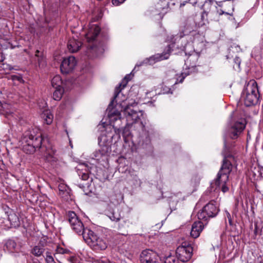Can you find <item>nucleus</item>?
I'll return each instance as SVG.
<instances>
[{"instance_id": "423d86ee", "label": "nucleus", "mask_w": 263, "mask_h": 263, "mask_svg": "<svg viewBox=\"0 0 263 263\" xmlns=\"http://www.w3.org/2000/svg\"><path fill=\"white\" fill-rule=\"evenodd\" d=\"M170 51L171 50L164 51L161 53H158V54L153 55L151 56V57H149V58H146V59L143 60L142 62H141L139 63H137L134 69L133 70L132 72L129 74H126L125 76V77H124V80H127V82H128L132 79V76H133L132 73L135 70H136V69L137 68L139 67L140 66H141L144 64H148L149 65H153L156 62L168 59L171 54Z\"/></svg>"}, {"instance_id": "de8ad7c7", "label": "nucleus", "mask_w": 263, "mask_h": 263, "mask_svg": "<svg viewBox=\"0 0 263 263\" xmlns=\"http://www.w3.org/2000/svg\"><path fill=\"white\" fill-rule=\"evenodd\" d=\"M78 51V50H72V53H74V52H77V51Z\"/></svg>"}, {"instance_id": "cd10ccee", "label": "nucleus", "mask_w": 263, "mask_h": 263, "mask_svg": "<svg viewBox=\"0 0 263 263\" xmlns=\"http://www.w3.org/2000/svg\"><path fill=\"white\" fill-rule=\"evenodd\" d=\"M100 150L102 153V155H103L104 156L107 155L108 153L111 151L110 146H108V145H100Z\"/></svg>"}, {"instance_id": "3c124183", "label": "nucleus", "mask_w": 263, "mask_h": 263, "mask_svg": "<svg viewBox=\"0 0 263 263\" xmlns=\"http://www.w3.org/2000/svg\"><path fill=\"white\" fill-rule=\"evenodd\" d=\"M261 263H263V262H261Z\"/></svg>"}, {"instance_id": "e433bc0d", "label": "nucleus", "mask_w": 263, "mask_h": 263, "mask_svg": "<svg viewBox=\"0 0 263 263\" xmlns=\"http://www.w3.org/2000/svg\"><path fill=\"white\" fill-rule=\"evenodd\" d=\"M234 61L236 64L238 65V66H239L241 63V60L239 57H236L234 59Z\"/></svg>"}, {"instance_id": "b1692460", "label": "nucleus", "mask_w": 263, "mask_h": 263, "mask_svg": "<svg viewBox=\"0 0 263 263\" xmlns=\"http://www.w3.org/2000/svg\"><path fill=\"white\" fill-rule=\"evenodd\" d=\"M63 82L59 75L54 76L51 80V85L54 88H62Z\"/></svg>"}, {"instance_id": "c9c22d12", "label": "nucleus", "mask_w": 263, "mask_h": 263, "mask_svg": "<svg viewBox=\"0 0 263 263\" xmlns=\"http://www.w3.org/2000/svg\"><path fill=\"white\" fill-rule=\"evenodd\" d=\"M125 0H112V3L114 6H118L123 3Z\"/></svg>"}, {"instance_id": "473e14b6", "label": "nucleus", "mask_w": 263, "mask_h": 263, "mask_svg": "<svg viewBox=\"0 0 263 263\" xmlns=\"http://www.w3.org/2000/svg\"><path fill=\"white\" fill-rule=\"evenodd\" d=\"M44 116H46L45 118V122L48 125L51 124L52 122L53 116L51 114L48 113L44 114Z\"/></svg>"}, {"instance_id": "72a5a7b5", "label": "nucleus", "mask_w": 263, "mask_h": 263, "mask_svg": "<svg viewBox=\"0 0 263 263\" xmlns=\"http://www.w3.org/2000/svg\"><path fill=\"white\" fill-rule=\"evenodd\" d=\"M56 252L59 254H68L70 252L68 250L64 249L61 247H57Z\"/></svg>"}, {"instance_id": "7c9ffc66", "label": "nucleus", "mask_w": 263, "mask_h": 263, "mask_svg": "<svg viewBox=\"0 0 263 263\" xmlns=\"http://www.w3.org/2000/svg\"><path fill=\"white\" fill-rule=\"evenodd\" d=\"M45 261L46 263H55L53 257L49 252L46 253Z\"/></svg>"}, {"instance_id": "c756f323", "label": "nucleus", "mask_w": 263, "mask_h": 263, "mask_svg": "<svg viewBox=\"0 0 263 263\" xmlns=\"http://www.w3.org/2000/svg\"><path fill=\"white\" fill-rule=\"evenodd\" d=\"M35 55L37 58V61L39 64L43 61L44 53L43 50H35Z\"/></svg>"}, {"instance_id": "58836bf2", "label": "nucleus", "mask_w": 263, "mask_h": 263, "mask_svg": "<svg viewBox=\"0 0 263 263\" xmlns=\"http://www.w3.org/2000/svg\"><path fill=\"white\" fill-rule=\"evenodd\" d=\"M5 59V57L2 52H0V63L3 62Z\"/></svg>"}, {"instance_id": "49530a36", "label": "nucleus", "mask_w": 263, "mask_h": 263, "mask_svg": "<svg viewBox=\"0 0 263 263\" xmlns=\"http://www.w3.org/2000/svg\"><path fill=\"white\" fill-rule=\"evenodd\" d=\"M184 78V77H183V78L181 79V80L180 81V82H181H181H182V81H183V80Z\"/></svg>"}, {"instance_id": "393cba45", "label": "nucleus", "mask_w": 263, "mask_h": 263, "mask_svg": "<svg viewBox=\"0 0 263 263\" xmlns=\"http://www.w3.org/2000/svg\"><path fill=\"white\" fill-rule=\"evenodd\" d=\"M169 6L168 0H160L157 3V9L158 10H164L168 8Z\"/></svg>"}, {"instance_id": "4c0bfd02", "label": "nucleus", "mask_w": 263, "mask_h": 263, "mask_svg": "<svg viewBox=\"0 0 263 263\" xmlns=\"http://www.w3.org/2000/svg\"><path fill=\"white\" fill-rule=\"evenodd\" d=\"M66 188V186H65L64 185H60L59 186V191L60 192H64V190Z\"/></svg>"}, {"instance_id": "412c9836", "label": "nucleus", "mask_w": 263, "mask_h": 263, "mask_svg": "<svg viewBox=\"0 0 263 263\" xmlns=\"http://www.w3.org/2000/svg\"><path fill=\"white\" fill-rule=\"evenodd\" d=\"M82 43L74 39H71L69 41L67 47L68 49H80L82 47Z\"/></svg>"}, {"instance_id": "79ce46f5", "label": "nucleus", "mask_w": 263, "mask_h": 263, "mask_svg": "<svg viewBox=\"0 0 263 263\" xmlns=\"http://www.w3.org/2000/svg\"><path fill=\"white\" fill-rule=\"evenodd\" d=\"M174 44H175L174 42H173L171 44H168V45H167L168 49H172V48H174Z\"/></svg>"}, {"instance_id": "6ab92c4d", "label": "nucleus", "mask_w": 263, "mask_h": 263, "mask_svg": "<svg viewBox=\"0 0 263 263\" xmlns=\"http://www.w3.org/2000/svg\"><path fill=\"white\" fill-rule=\"evenodd\" d=\"M45 250L44 247L39 243L33 248L31 251V253L36 257H40L43 255Z\"/></svg>"}, {"instance_id": "7ed1b4c3", "label": "nucleus", "mask_w": 263, "mask_h": 263, "mask_svg": "<svg viewBox=\"0 0 263 263\" xmlns=\"http://www.w3.org/2000/svg\"><path fill=\"white\" fill-rule=\"evenodd\" d=\"M223 159L220 169L215 179V184L218 187H221V191L227 192L229 187L226 185V183L229 180V174L232 171V164L230 159H233L232 155L223 154Z\"/></svg>"}, {"instance_id": "09e8293b", "label": "nucleus", "mask_w": 263, "mask_h": 263, "mask_svg": "<svg viewBox=\"0 0 263 263\" xmlns=\"http://www.w3.org/2000/svg\"><path fill=\"white\" fill-rule=\"evenodd\" d=\"M226 57H227V59H229L230 58V57H229V55H227Z\"/></svg>"}, {"instance_id": "1a4fd4ad", "label": "nucleus", "mask_w": 263, "mask_h": 263, "mask_svg": "<svg viewBox=\"0 0 263 263\" xmlns=\"http://www.w3.org/2000/svg\"><path fill=\"white\" fill-rule=\"evenodd\" d=\"M127 81L123 80L119 84V86L116 87L115 90L114 96L109 103L107 109L109 110V116L111 118L115 117L114 119L117 120L118 119H120V113L118 111L114 110L112 109L114 103L117 102L116 99L121 91V89L124 88L127 84Z\"/></svg>"}, {"instance_id": "6e6552de", "label": "nucleus", "mask_w": 263, "mask_h": 263, "mask_svg": "<svg viewBox=\"0 0 263 263\" xmlns=\"http://www.w3.org/2000/svg\"><path fill=\"white\" fill-rule=\"evenodd\" d=\"M193 248L188 242H183L177 247L176 253L177 258L182 262L189 261L192 256Z\"/></svg>"}, {"instance_id": "39448f33", "label": "nucleus", "mask_w": 263, "mask_h": 263, "mask_svg": "<svg viewBox=\"0 0 263 263\" xmlns=\"http://www.w3.org/2000/svg\"><path fill=\"white\" fill-rule=\"evenodd\" d=\"M42 141L41 135L25 137L22 142V149L26 154H33L37 149L41 148Z\"/></svg>"}, {"instance_id": "a878e982", "label": "nucleus", "mask_w": 263, "mask_h": 263, "mask_svg": "<svg viewBox=\"0 0 263 263\" xmlns=\"http://www.w3.org/2000/svg\"><path fill=\"white\" fill-rule=\"evenodd\" d=\"M55 89V90L53 93V98L54 100L58 101L60 100L62 97L63 93V88H58Z\"/></svg>"}, {"instance_id": "9d476101", "label": "nucleus", "mask_w": 263, "mask_h": 263, "mask_svg": "<svg viewBox=\"0 0 263 263\" xmlns=\"http://www.w3.org/2000/svg\"><path fill=\"white\" fill-rule=\"evenodd\" d=\"M140 261L141 263H161L157 253L149 249L143 250L141 252Z\"/></svg>"}, {"instance_id": "20e7f679", "label": "nucleus", "mask_w": 263, "mask_h": 263, "mask_svg": "<svg viewBox=\"0 0 263 263\" xmlns=\"http://www.w3.org/2000/svg\"><path fill=\"white\" fill-rule=\"evenodd\" d=\"M241 97L246 106L256 104L259 98V93L256 83L253 82L251 85H248L242 92Z\"/></svg>"}, {"instance_id": "2f4dec72", "label": "nucleus", "mask_w": 263, "mask_h": 263, "mask_svg": "<svg viewBox=\"0 0 263 263\" xmlns=\"http://www.w3.org/2000/svg\"><path fill=\"white\" fill-rule=\"evenodd\" d=\"M192 24H187V30L183 31L180 33V37H183L185 34H187L188 33L191 32V31L194 30L193 26H191Z\"/></svg>"}, {"instance_id": "f8f14e48", "label": "nucleus", "mask_w": 263, "mask_h": 263, "mask_svg": "<svg viewBox=\"0 0 263 263\" xmlns=\"http://www.w3.org/2000/svg\"><path fill=\"white\" fill-rule=\"evenodd\" d=\"M76 59L73 56L64 59L60 66L61 72L64 74L72 72L76 65Z\"/></svg>"}, {"instance_id": "37998d69", "label": "nucleus", "mask_w": 263, "mask_h": 263, "mask_svg": "<svg viewBox=\"0 0 263 263\" xmlns=\"http://www.w3.org/2000/svg\"><path fill=\"white\" fill-rule=\"evenodd\" d=\"M30 263H41L37 259H32Z\"/></svg>"}, {"instance_id": "bb28decb", "label": "nucleus", "mask_w": 263, "mask_h": 263, "mask_svg": "<svg viewBox=\"0 0 263 263\" xmlns=\"http://www.w3.org/2000/svg\"><path fill=\"white\" fill-rule=\"evenodd\" d=\"M108 217L112 221H118L121 219L120 214L118 212H115V211L110 212L108 215Z\"/></svg>"}, {"instance_id": "ddd939ff", "label": "nucleus", "mask_w": 263, "mask_h": 263, "mask_svg": "<svg viewBox=\"0 0 263 263\" xmlns=\"http://www.w3.org/2000/svg\"><path fill=\"white\" fill-rule=\"evenodd\" d=\"M137 104L134 102L131 105H126L122 110L124 115L127 118V121L132 120V123L136 122L139 119V115L138 112L131 108V106H137Z\"/></svg>"}, {"instance_id": "4be33fe9", "label": "nucleus", "mask_w": 263, "mask_h": 263, "mask_svg": "<svg viewBox=\"0 0 263 263\" xmlns=\"http://www.w3.org/2000/svg\"><path fill=\"white\" fill-rule=\"evenodd\" d=\"M86 167L84 165H80L78 168V174L83 180H87L89 178V174L87 171L85 169V172L83 171V167Z\"/></svg>"}, {"instance_id": "2eb2a0df", "label": "nucleus", "mask_w": 263, "mask_h": 263, "mask_svg": "<svg viewBox=\"0 0 263 263\" xmlns=\"http://www.w3.org/2000/svg\"><path fill=\"white\" fill-rule=\"evenodd\" d=\"M204 226L201 221H195L193 223L191 231V236L194 238H197L203 229Z\"/></svg>"}, {"instance_id": "ea45409f", "label": "nucleus", "mask_w": 263, "mask_h": 263, "mask_svg": "<svg viewBox=\"0 0 263 263\" xmlns=\"http://www.w3.org/2000/svg\"><path fill=\"white\" fill-rule=\"evenodd\" d=\"M254 233L255 236H256L258 233V228L256 223L255 224V229L254 231Z\"/></svg>"}, {"instance_id": "f257e3e1", "label": "nucleus", "mask_w": 263, "mask_h": 263, "mask_svg": "<svg viewBox=\"0 0 263 263\" xmlns=\"http://www.w3.org/2000/svg\"><path fill=\"white\" fill-rule=\"evenodd\" d=\"M67 219L72 230L77 234L82 235L85 241L94 250H104L107 247L106 239L99 237L89 229L84 228L81 220L73 211L67 214Z\"/></svg>"}, {"instance_id": "4468645a", "label": "nucleus", "mask_w": 263, "mask_h": 263, "mask_svg": "<svg viewBox=\"0 0 263 263\" xmlns=\"http://www.w3.org/2000/svg\"><path fill=\"white\" fill-rule=\"evenodd\" d=\"M101 29L98 25H93L86 34V38L88 42L93 41L100 32Z\"/></svg>"}, {"instance_id": "a19ab883", "label": "nucleus", "mask_w": 263, "mask_h": 263, "mask_svg": "<svg viewBox=\"0 0 263 263\" xmlns=\"http://www.w3.org/2000/svg\"><path fill=\"white\" fill-rule=\"evenodd\" d=\"M76 260H77L76 258V257H73V256L71 257L70 258V261L72 263H77V262H76Z\"/></svg>"}, {"instance_id": "aec40b11", "label": "nucleus", "mask_w": 263, "mask_h": 263, "mask_svg": "<svg viewBox=\"0 0 263 263\" xmlns=\"http://www.w3.org/2000/svg\"><path fill=\"white\" fill-rule=\"evenodd\" d=\"M112 128H114L115 133H117V130H118V134H119L121 132H122V135L123 137L128 136L129 135L128 127H124L123 129H122V128H118L117 127L115 126V125H113V126L111 127V126L110 125H107V126L106 127V129L111 132Z\"/></svg>"}, {"instance_id": "f704fd0d", "label": "nucleus", "mask_w": 263, "mask_h": 263, "mask_svg": "<svg viewBox=\"0 0 263 263\" xmlns=\"http://www.w3.org/2000/svg\"><path fill=\"white\" fill-rule=\"evenodd\" d=\"M93 156L97 160L100 159L103 156H104L103 155H102V153L101 152L100 149L96 151L93 153Z\"/></svg>"}, {"instance_id": "f03ea898", "label": "nucleus", "mask_w": 263, "mask_h": 263, "mask_svg": "<svg viewBox=\"0 0 263 263\" xmlns=\"http://www.w3.org/2000/svg\"><path fill=\"white\" fill-rule=\"evenodd\" d=\"M21 226L19 214L6 205L0 209V226L5 229H17Z\"/></svg>"}, {"instance_id": "9b49d317", "label": "nucleus", "mask_w": 263, "mask_h": 263, "mask_svg": "<svg viewBox=\"0 0 263 263\" xmlns=\"http://www.w3.org/2000/svg\"><path fill=\"white\" fill-rule=\"evenodd\" d=\"M246 121L241 119L236 122L229 129V135L231 138L235 139L238 138L246 127Z\"/></svg>"}, {"instance_id": "5701e85b", "label": "nucleus", "mask_w": 263, "mask_h": 263, "mask_svg": "<svg viewBox=\"0 0 263 263\" xmlns=\"http://www.w3.org/2000/svg\"><path fill=\"white\" fill-rule=\"evenodd\" d=\"M223 13V12L222 11H221V12H218V11H211L209 12H208L206 11H203L201 17L202 19H204L205 16H206V17L208 16L209 18L211 20H216V18L214 17L215 15L217 16L218 14L221 15Z\"/></svg>"}, {"instance_id": "c03bdc74", "label": "nucleus", "mask_w": 263, "mask_h": 263, "mask_svg": "<svg viewBox=\"0 0 263 263\" xmlns=\"http://www.w3.org/2000/svg\"><path fill=\"white\" fill-rule=\"evenodd\" d=\"M96 50H86V54H88L89 52H91L92 51H95Z\"/></svg>"}, {"instance_id": "dca6fc26", "label": "nucleus", "mask_w": 263, "mask_h": 263, "mask_svg": "<svg viewBox=\"0 0 263 263\" xmlns=\"http://www.w3.org/2000/svg\"><path fill=\"white\" fill-rule=\"evenodd\" d=\"M114 136V134L111 132L108 133L106 135H102L100 138H99V145H108V146H110Z\"/></svg>"}, {"instance_id": "0eeeda50", "label": "nucleus", "mask_w": 263, "mask_h": 263, "mask_svg": "<svg viewBox=\"0 0 263 263\" xmlns=\"http://www.w3.org/2000/svg\"><path fill=\"white\" fill-rule=\"evenodd\" d=\"M218 205L214 200L206 204L201 212L197 214L198 218L200 220H207L209 218L216 216L219 212Z\"/></svg>"}, {"instance_id": "a211bd4d", "label": "nucleus", "mask_w": 263, "mask_h": 263, "mask_svg": "<svg viewBox=\"0 0 263 263\" xmlns=\"http://www.w3.org/2000/svg\"><path fill=\"white\" fill-rule=\"evenodd\" d=\"M4 250H7L9 252H14L16 251L17 244L13 240H8L4 246Z\"/></svg>"}, {"instance_id": "8fccbe9b", "label": "nucleus", "mask_w": 263, "mask_h": 263, "mask_svg": "<svg viewBox=\"0 0 263 263\" xmlns=\"http://www.w3.org/2000/svg\"><path fill=\"white\" fill-rule=\"evenodd\" d=\"M147 141L148 142H148H149V141H149V138H148V139H147Z\"/></svg>"}, {"instance_id": "c85d7f7f", "label": "nucleus", "mask_w": 263, "mask_h": 263, "mask_svg": "<svg viewBox=\"0 0 263 263\" xmlns=\"http://www.w3.org/2000/svg\"><path fill=\"white\" fill-rule=\"evenodd\" d=\"M164 263H179V259L175 256H169L165 258Z\"/></svg>"}, {"instance_id": "a18cd8bd", "label": "nucleus", "mask_w": 263, "mask_h": 263, "mask_svg": "<svg viewBox=\"0 0 263 263\" xmlns=\"http://www.w3.org/2000/svg\"><path fill=\"white\" fill-rule=\"evenodd\" d=\"M7 67H8V69H9V70L13 69V68L11 66H10V65H7Z\"/></svg>"}, {"instance_id": "f3484780", "label": "nucleus", "mask_w": 263, "mask_h": 263, "mask_svg": "<svg viewBox=\"0 0 263 263\" xmlns=\"http://www.w3.org/2000/svg\"><path fill=\"white\" fill-rule=\"evenodd\" d=\"M41 152L45 151L44 156L47 161L54 162L56 161L57 158L54 156V152L53 149L41 146Z\"/></svg>"}]
</instances>
